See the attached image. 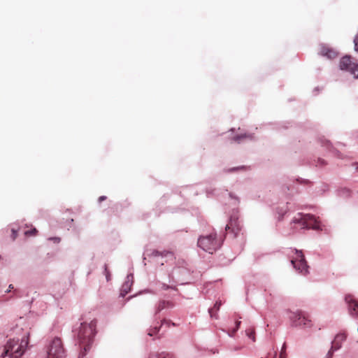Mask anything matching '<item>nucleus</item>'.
Instances as JSON below:
<instances>
[{"mask_svg": "<svg viewBox=\"0 0 358 358\" xmlns=\"http://www.w3.org/2000/svg\"><path fill=\"white\" fill-rule=\"evenodd\" d=\"M335 350H332L331 348L329 350V351L328 352L327 356H326V358H331L332 356H333V353Z\"/></svg>", "mask_w": 358, "mask_h": 358, "instance_id": "nucleus-23", "label": "nucleus"}, {"mask_svg": "<svg viewBox=\"0 0 358 358\" xmlns=\"http://www.w3.org/2000/svg\"><path fill=\"white\" fill-rule=\"evenodd\" d=\"M106 196H100V197L99 198V202H101L102 201L106 200Z\"/></svg>", "mask_w": 358, "mask_h": 358, "instance_id": "nucleus-27", "label": "nucleus"}, {"mask_svg": "<svg viewBox=\"0 0 358 358\" xmlns=\"http://www.w3.org/2000/svg\"><path fill=\"white\" fill-rule=\"evenodd\" d=\"M285 350H286V345H285V344H284L282 347L281 352H282L284 355H286Z\"/></svg>", "mask_w": 358, "mask_h": 358, "instance_id": "nucleus-26", "label": "nucleus"}, {"mask_svg": "<svg viewBox=\"0 0 358 358\" xmlns=\"http://www.w3.org/2000/svg\"><path fill=\"white\" fill-rule=\"evenodd\" d=\"M159 329H160V327H157L152 328V329H149L148 334L150 336H152L159 332Z\"/></svg>", "mask_w": 358, "mask_h": 358, "instance_id": "nucleus-18", "label": "nucleus"}, {"mask_svg": "<svg viewBox=\"0 0 358 358\" xmlns=\"http://www.w3.org/2000/svg\"><path fill=\"white\" fill-rule=\"evenodd\" d=\"M169 286L166 285H163V289H169Z\"/></svg>", "mask_w": 358, "mask_h": 358, "instance_id": "nucleus-31", "label": "nucleus"}, {"mask_svg": "<svg viewBox=\"0 0 358 358\" xmlns=\"http://www.w3.org/2000/svg\"><path fill=\"white\" fill-rule=\"evenodd\" d=\"M339 66L341 70H345L353 75L355 78H358V64L352 62V58L350 56L343 57Z\"/></svg>", "mask_w": 358, "mask_h": 358, "instance_id": "nucleus-8", "label": "nucleus"}, {"mask_svg": "<svg viewBox=\"0 0 358 358\" xmlns=\"http://www.w3.org/2000/svg\"><path fill=\"white\" fill-rule=\"evenodd\" d=\"M294 256L292 257L291 263L294 268L303 275L308 273V266L301 250H294Z\"/></svg>", "mask_w": 358, "mask_h": 358, "instance_id": "nucleus-6", "label": "nucleus"}, {"mask_svg": "<svg viewBox=\"0 0 358 358\" xmlns=\"http://www.w3.org/2000/svg\"><path fill=\"white\" fill-rule=\"evenodd\" d=\"M357 332H358V327H357Z\"/></svg>", "mask_w": 358, "mask_h": 358, "instance_id": "nucleus-34", "label": "nucleus"}, {"mask_svg": "<svg viewBox=\"0 0 358 358\" xmlns=\"http://www.w3.org/2000/svg\"><path fill=\"white\" fill-rule=\"evenodd\" d=\"M12 289H13V285H10L8 286V289L7 290V292H10Z\"/></svg>", "mask_w": 358, "mask_h": 358, "instance_id": "nucleus-30", "label": "nucleus"}, {"mask_svg": "<svg viewBox=\"0 0 358 358\" xmlns=\"http://www.w3.org/2000/svg\"><path fill=\"white\" fill-rule=\"evenodd\" d=\"M240 324H241V322H240V321L236 322V329L233 331V334H234V333L238 330V329L239 328Z\"/></svg>", "mask_w": 358, "mask_h": 358, "instance_id": "nucleus-24", "label": "nucleus"}, {"mask_svg": "<svg viewBox=\"0 0 358 358\" xmlns=\"http://www.w3.org/2000/svg\"><path fill=\"white\" fill-rule=\"evenodd\" d=\"M241 229L242 227L238 219L234 216L231 217L229 223L226 226V231L232 232L236 236Z\"/></svg>", "mask_w": 358, "mask_h": 358, "instance_id": "nucleus-10", "label": "nucleus"}, {"mask_svg": "<svg viewBox=\"0 0 358 358\" xmlns=\"http://www.w3.org/2000/svg\"><path fill=\"white\" fill-rule=\"evenodd\" d=\"M197 243L199 248L210 254H213L221 245L220 242L217 239L216 234L200 236Z\"/></svg>", "mask_w": 358, "mask_h": 358, "instance_id": "nucleus-3", "label": "nucleus"}, {"mask_svg": "<svg viewBox=\"0 0 358 358\" xmlns=\"http://www.w3.org/2000/svg\"><path fill=\"white\" fill-rule=\"evenodd\" d=\"M346 335L345 334H338L331 343V350H338L341 348L342 343L345 341Z\"/></svg>", "mask_w": 358, "mask_h": 358, "instance_id": "nucleus-13", "label": "nucleus"}, {"mask_svg": "<svg viewBox=\"0 0 358 358\" xmlns=\"http://www.w3.org/2000/svg\"><path fill=\"white\" fill-rule=\"evenodd\" d=\"M144 255H145L144 259H146V258L152 259L159 256L166 257L169 255H171V253L168 251L159 252L155 249H147Z\"/></svg>", "mask_w": 358, "mask_h": 358, "instance_id": "nucleus-12", "label": "nucleus"}, {"mask_svg": "<svg viewBox=\"0 0 358 358\" xmlns=\"http://www.w3.org/2000/svg\"><path fill=\"white\" fill-rule=\"evenodd\" d=\"M290 319L293 325L295 327H301L306 329L313 326V322L309 318V316L301 310L292 313Z\"/></svg>", "mask_w": 358, "mask_h": 358, "instance_id": "nucleus-7", "label": "nucleus"}, {"mask_svg": "<svg viewBox=\"0 0 358 358\" xmlns=\"http://www.w3.org/2000/svg\"><path fill=\"white\" fill-rule=\"evenodd\" d=\"M345 300L348 304L350 313L352 315L358 316V301H357L352 295H347Z\"/></svg>", "mask_w": 358, "mask_h": 358, "instance_id": "nucleus-11", "label": "nucleus"}, {"mask_svg": "<svg viewBox=\"0 0 358 358\" xmlns=\"http://www.w3.org/2000/svg\"><path fill=\"white\" fill-rule=\"evenodd\" d=\"M243 169V167L233 168L232 169H230L229 171H232L238 170V169Z\"/></svg>", "mask_w": 358, "mask_h": 358, "instance_id": "nucleus-29", "label": "nucleus"}, {"mask_svg": "<svg viewBox=\"0 0 358 358\" xmlns=\"http://www.w3.org/2000/svg\"><path fill=\"white\" fill-rule=\"evenodd\" d=\"M247 137H248V136H247L246 134L241 135V136H237L234 138V140L236 142H239L242 138H247Z\"/></svg>", "mask_w": 358, "mask_h": 358, "instance_id": "nucleus-20", "label": "nucleus"}, {"mask_svg": "<svg viewBox=\"0 0 358 358\" xmlns=\"http://www.w3.org/2000/svg\"><path fill=\"white\" fill-rule=\"evenodd\" d=\"M36 233H37L36 229L34 228L31 230L25 231L24 234L26 236H34L36 234Z\"/></svg>", "mask_w": 358, "mask_h": 358, "instance_id": "nucleus-19", "label": "nucleus"}, {"mask_svg": "<svg viewBox=\"0 0 358 358\" xmlns=\"http://www.w3.org/2000/svg\"><path fill=\"white\" fill-rule=\"evenodd\" d=\"M149 358H172V356L168 353H152L150 354Z\"/></svg>", "mask_w": 358, "mask_h": 358, "instance_id": "nucleus-16", "label": "nucleus"}, {"mask_svg": "<svg viewBox=\"0 0 358 358\" xmlns=\"http://www.w3.org/2000/svg\"><path fill=\"white\" fill-rule=\"evenodd\" d=\"M96 321L92 320L90 323L82 322L77 330L76 337L79 345L82 348L81 351L87 352L94 340L96 334Z\"/></svg>", "mask_w": 358, "mask_h": 358, "instance_id": "nucleus-2", "label": "nucleus"}, {"mask_svg": "<svg viewBox=\"0 0 358 358\" xmlns=\"http://www.w3.org/2000/svg\"><path fill=\"white\" fill-rule=\"evenodd\" d=\"M299 217H295L294 220V223H299L301 229H313L315 230L320 229V222L313 215L306 214H299Z\"/></svg>", "mask_w": 358, "mask_h": 358, "instance_id": "nucleus-5", "label": "nucleus"}, {"mask_svg": "<svg viewBox=\"0 0 358 358\" xmlns=\"http://www.w3.org/2000/svg\"><path fill=\"white\" fill-rule=\"evenodd\" d=\"M221 305H222L221 301H217L215 303L213 308H212L209 310V313H210L211 317H215L216 319L217 318V312L220 310Z\"/></svg>", "mask_w": 358, "mask_h": 358, "instance_id": "nucleus-15", "label": "nucleus"}, {"mask_svg": "<svg viewBox=\"0 0 358 358\" xmlns=\"http://www.w3.org/2000/svg\"><path fill=\"white\" fill-rule=\"evenodd\" d=\"M86 352L84 351H81L79 355V358H85Z\"/></svg>", "mask_w": 358, "mask_h": 358, "instance_id": "nucleus-25", "label": "nucleus"}, {"mask_svg": "<svg viewBox=\"0 0 358 358\" xmlns=\"http://www.w3.org/2000/svg\"><path fill=\"white\" fill-rule=\"evenodd\" d=\"M355 50L358 52V34L355 36L354 39Z\"/></svg>", "mask_w": 358, "mask_h": 358, "instance_id": "nucleus-21", "label": "nucleus"}, {"mask_svg": "<svg viewBox=\"0 0 358 358\" xmlns=\"http://www.w3.org/2000/svg\"><path fill=\"white\" fill-rule=\"evenodd\" d=\"M173 306V304L171 301H162L159 302V303L157 306V308H156V312L159 313V312L162 311V310H164V308H171Z\"/></svg>", "mask_w": 358, "mask_h": 358, "instance_id": "nucleus-14", "label": "nucleus"}, {"mask_svg": "<svg viewBox=\"0 0 358 358\" xmlns=\"http://www.w3.org/2000/svg\"><path fill=\"white\" fill-rule=\"evenodd\" d=\"M54 239H55V241H60V238H55Z\"/></svg>", "mask_w": 358, "mask_h": 358, "instance_id": "nucleus-33", "label": "nucleus"}, {"mask_svg": "<svg viewBox=\"0 0 358 358\" xmlns=\"http://www.w3.org/2000/svg\"><path fill=\"white\" fill-rule=\"evenodd\" d=\"M47 358H65L66 350L63 342L59 337L54 338L48 346Z\"/></svg>", "mask_w": 358, "mask_h": 358, "instance_id": "nucleus-4", "label": "nucleus"}, {"mask_svg": "<svg viewBox=\"0 0 358 358\" xmlns=\"http://www.w3.org/2000/svg\"><path fill=\"white\" fill-rule=\"evenodd\" d=\"M318 53L319 55L323 57H326L327 58L330 59H335L338 55V53L336 50L324 44H322L320 45Z\"/></svg>", "mask_w": 358, "mask_h": 358, "instance_id": "nucleus-9", "label": "nucleus"}, {"mask_svg": "<svg viewBox=\"0 0 358 358\" xmlns=\"http://www.w3.org/2000/svg\"><path fill=\"white\" fill-rule=\"evenodd\" d=\"M247 336L252 340V341H255V332L253 328H250L246 330Z\"/></svg>", "mask_w": 358, "mask_h": 358, "instance_id": "nucleus-17", "label": "nucleus"}, {"mask_svg": "<svg viewBox=\"0 0 358 358\" xmlns=\"http://www.w3.org/2000/svg\"><path fill=\"white\" fill-rule=\"evenodd\" d=\"M279 358H286V355H284L282 352H280Z\"/></svg>", "mask_w": 358, "mask_h": 358, "instance_id": "nucleus-28", "label": "nucleus"}, {"mask_svg": "<svg viewBox=\"0 0 358 358\" xmlns=\"http://www.w3.org/2000/svg\"><path fill=\"white\" fill-rule=\"evenodd\" d=\"M11 232H12V235H11L12 241H15L17 236V231L14 229H12Z\"/></svg>", "mask_w": 358, "mask_h": 358, "instance_id": "nucleus-22", "label": "nucleus"}, {"mask_svg": "<svg viewBox=\"0 0 358 358\" xmlns=\"http://www.w3.org/2000/svg\"><path fill=\"white\" fill-rule=\"evenodd\" d=\"M29 333L17 336L9 339L3 348L1 357L8 356L10 358H20L24 353L29 343Z\"/></svg>", "mask_w": 358, "mask_h": 358, "instance_id": "nucleus-1", "label": "nucleus"}, {"mask_svg": "<svg viewBox=\"0 0 358 358\" xmlns=\"http://www.w3.org/2000/svg\"><path fill=\"white\" fill-rule=\"evenodd\" d=\"M354 166H356V170L358 171V163H355Z\"/></svg>", "mask_w": 358, "mask_h": 358, "instance_id": "nucleus-32", "label": "nucleus"}]
</instances>
